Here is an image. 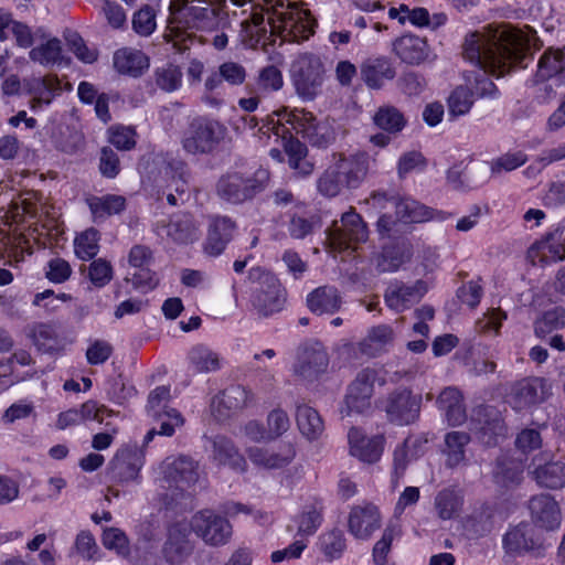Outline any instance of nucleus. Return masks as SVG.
I'll list each match as a JSON object with an SVG mask.
<instances>
[{
	"mask_svg": "<svg viewBox=\"0 0 565 565\" xmlns=\"http://www.w3.org/2000/svg\"><path fill=\"white\" fill-rule=\"evenodd\" d=\"M518 39L503 30L471 32L463 42V56L473 64V70L465 72V78L471 86L472 95L478 97H494L497 86L489 74L503 76L511 68L512 62H518Z\"/></svg>",
	"mask_w": 565,
	"mask_h": 565,
	"instance_id": "obj_1",
	"label": "nucleus"
},
{
	"mask_svg": "<svg viewBox=\"0 0 565 565\" xmlns=\"http://www.w3.org/2000/svg\"><path fill=\"white\" fill-rule=\"evenodd\" d=\"M268 183L269 172L266 170L252 173L228 170L217 179L215 194L222 202L238 206L253 202L267 189Z\"/></svg>",
	"mask_w": 565,
	"mask_h": 565,
	"instance_id": "obj_2",
	"label": "nucleus"
},
{
	"mask_svg": "<svg viewBox=\"0 0 565 565\" xmlns=\"http://www.w3.org/2000/svg\"><path fill=\"white\" fill-rule=\"evenodd\" d=\"M226 135V127L207 117L191 120L183 132L182 148L190 154H210L216 150Z\"/></svg>",
	"mask_w": 565,
	"mask_h": 565,
	"instance_id": "obj_3",
	"label": "nucleus"
},
{
	"mask_svg": "<svg viewBox=\"0 0 565 565\" xmlns=\"http://www.w3.org/2000/svg\"><path fill=\"white\" fill-rule=\"evenodd\" d=\"M249 278L259 281V287L252 295V306L257 315L268 318L282 310L286 302V291L278 278L264 270L255 267L249 270Z\"/></svg>",
	"mask_w": 565,
	"mask_h": 565,
	"instance_id": "obj_4",
	"label": "nucleus"
},
{
	"mask_svg": "<svg viewBox=\"0 0 565 565\" xmlns=\"http://www.w3.org/2000/svg\"><path fill=\"white\" fill-rule=\"evenodd\" d=\"M285 120L312 147L326 149L335 141L337 135L333 127L327 120H318L310 111L295 109L286 113Z\"/></svg>",
	"mask_w": 565,
	"mask_h": 565,
	"instance_id": "obj_5",
	"label": "nucleus"
},
{
	"mask_svg": "<svg viewBox=\"0 0 565 565\" xmlns=\"http://www.w3.org/2000/svg\"><path fill=\"white\" fill-rule=\"evenodd\" d=\"M290 73L299 96L312 99L318 94L324 75L319 56L310 53L298 56L291 64Z\"/></svg>",
	"mask_w": 565,
	"mask_h": 565,
	"instance_id": "obj_6",
	"label": "nucleus"
},
{
	"mask_svg": "<svg viewBox=\"0 0 565 565\" xmlns=\"http://www.w3.org/2000/svg\"><path fill=\"white\" fill-rule=\"evenodd\" d=\"M188 525L196 536L211 546L226 544L232 535L228 521L209 509L196 512Z\"/></svg>",
	"mask_w": 565,
	"mask_h": 565,
	"instance_id": "obj_7",
	"label": "nucleus"
},
{
	"mask_svg": "<svg viewBox=\"0 0 565 565\" xmlns=\"http://www.w3.org/2000/svg\"><path fill=\"white\" fill-rule=\"evenodd\" d=\"M422 396L414 395L408 388H398L390 393L384 402V412L390 423L404 426L419 418Z\"/></svg>",
	"mask_w": 565,
	"mask_h": 565,
	"instance_id": "obj_8",
	"label": "nucleus"
},
{
	"mask_svg": "<svg viewBox=\"0 0 565 565\" xmlns=\"http://www.w3.org/2000/svg\"><path fill=\"white\" fill-rule=\"evenodd\" d=\"M194 541L191 540V530L185 522L172 523L161 547V555L169 565H183L193 554Z\"/></svg>",
	"mask_w": 565,
	"mask_h": 565,
	"instance_id": "obj_9",
	"label": "nucleus"
},
{
	"mask_svg": "<svg viewBox=\"0 0 565 565\" xmlns=\"http://www.w3.org/2000/svg\"><path fill=\"white\" fill-rule=\"evenodd\" d=\"M508 554L522 555L525 553L539 556L544 550L541 532L530 523H520L508 531L502 540Z\"/></svg>",
	"mask_w": 565,
	"mask_h": 565,
	"instance_id": "obj_10",
	"label": "nucleus"
},
{
	"mask_svg": "<svg viewBox=\"0 0 565 565\" xmlns=\"http://www.w3.org/2000/svg\"><path fill=\"white\" fill-rule=\"evenodd\" d=\"M329 365V355L319 341L303 343L298 350L295 372L307 381L317 380Z\"/></svg>",
	"mask_w": 565,
	"mask_h": 565,
	"instance_id": "obj_11",
	"label": "nucleus"
},
{
	"mask_svg": "<svg viewBox=\"0 0 565 565\" xmlns=\"http://www.w3.org/2000/svg\"><path fill=\"white\" fill-rule=\"evenodd\" d=\"M329 238L338 245L339 248H348L351 243H362L369 237L366 224L360 214L353 209L341 216L340 224L335 221L328 228Z\"/></svg>",
	"mask_w": 565,
	"mask_h": 565,
	"instance_id": "obj_12",
	"label": "nucleus"
},
{
	"mask_svg": "<svg viewBox=\"0 0 565 565\" xmlns=\"http://www.w3.org/2000/svg\"><path fill=\"white\" fill-rule=\"evenodd\" d=\"M276 14L289 41L301 42L315 33L316 20L308 10L299 8L296 3L289 4L286 11Z\"/></svg>",
	"mask_w": 565,
	"mask_h": 565,
	"instance_id": "obj_13",
	"label": "nucleus"
},
{
	"mask_svg": "<svg viewBox=\"0 0 565 565\" xmlns=\"http://www.w3.org/2000/svg\"><path fill=\"white\" fill-rule=\"evenodd\" d=\"M252 398V392L245 386L231 385L213 397L211 403L212 413L218 420H225L244 409Z\"/></svg>",
	"mask_w": 565,
	"mask_h": 565,
	"instance_id": "obj_14",
	"label": "nucleus"
},
{
	"mask_svg": "<svg viewBox=\"0 0 565 565\" xmlns=\"http://www.w3.org/2000/svg\"><path fill=\"white\" fill-rule=\"evenodd\" d=\"M145 456L137 447L119 449L110 461L109 475L117 482L135 481L143 466Z\"/></svg>",
	"mask_w": 565,
	"mask_h": 565,
	"instance_id": "obj_15",
	"label": "nucleus"
},
{
	"mask_svg": "<svg viewBox=\"0 0 565 565\" xmlns=\"http://www.w3.org/2000/svg\"><path fill=\"white\" fill-rule=\"evenodd\" d=\"M532 525L553 531L561 524L562 514L558 502L547 493L535 494L527 502Z\"/></svg>",
	"mask_w": 565,
	"mask_h": 565,
	"instance_id": "obj_16",
	"label": "nucleus"
},
{
	"mask_svg": "<svg viewBox=\"0 0 565 565\" xmlns=\"http://www.w3.org/2000/svg\"><path fill=\"white\" fill-rule=\"evenodd\" d=\"M152 262L153 254L148 246L139 244L132 246L128 254V263L137 270L130 278L127 277L126 280L130 281L135 288L146 287L148 289H153L158 285V278L150 269Z\"/></svg>",
	"mask_w": 565,
	"mask_h": 565,
	"instance_id": "obj_17",
	"label": "nucleus"
},
{
	"mask_svg": "<svg viewBox=\"0 0 565 565\" xmlns=\"http://www.w3.org/2000/svg\"><path fill=\"white\" fill-rule=\"evenodd\" d=\"M376 371L370 367L361 370L355 380L350 384L345 396L349 413H363L370 407V398L373 395Z\"/></svg>",
	"mask_w": 565,
	"mask_h": 565,
	"instance_id": "obj_18",
	"label": "nucleus"
},
{
	"mask_svg": "<svg viewBox=\"0 0 565 565\" xmlns=\"http://www.w3.org/2000/svg\"><path fill=\"white\" fill-rule=\"evenodd\" d=\"M509 403L516 411L525 409L545 398V381L542 377H525L515 382L509 393Z\"/></svg>",
	"mask_w": 565,
	"mask_h": 565,
	"instance_id": "obj_19",
	"label": "nucleus"
},
{
	"mask_svg": "<svg viewBox=\"0 0 565 565\" xmlns=\"http://www.w3.org/2000/svg\"><path fill=\"white\" fill-rule=\"evenodd\" d=\"M161 469L163 479L180 489L194 484L200 476L198 462L186 456L166 459Z\"/></svg>",
	"mask_w": 565,
	"mask_h": 565,
	"instance_id": "obj_20",
	"label": "nucleus"
},
{
	"mask_svg": "<svg viewBox=\"0 0 565 565\" xmlns=\"http://www.w3.org/2000/svg\"><path fill=\"white\" fill-rule=\"evenodd\" d=\"M236 228L235 222L227 216H217L209 225L203 252L211 257L220 256L232 241Z\"/></svg>",
	"mask_w": 565,
	"mask_h": 565,
	"instance_id": "obj_21",
	"label": "nucleus"
},
{
	"mask_svg": "<svg viewBox=\"0 0 565 565\" xmlns=\"http://www.w3.org/2000/svg\"><path fill=\"white\" fill-rule=\"evenodd\" d=\"M334 164L338 172L344 175L353 189H358L367 175L370 169V156L364 151H358L349 156L333 153Z\"/></svg>",
	"mask_w": 565,
	"mask_h": 565,
	"instance_id": "obj_22",
	"label": "nucleus"
},
{
	"mask_svg": "<svg viewBox=\"0 0 565 565\" xmlns=\"http://www.w3.org/2000/svg\"><path fill=\"white\" fill-rule=\"evenodd\" d=\"M427 290L426 282L420 279L413 285H394L386 289L384 300L390 309L402 312L418 302Z\"/></svg>",
	"mask_w": 565,
	"mask_h": 565,
	"instance_id": "obj_23",
	"label": "nucleus"
},
{
	"mask_svg": "<svg viewBox=\"0 0 565 565\" xmlns=\"http://www.w3.org/2000/svg\"><path fill=\"white\" fill-rule=\"evenodd\" d=\"M164 175L170 177V183L157 192V201L161 202L166 198L171 206L183 204L189 199L186 180L184 178V163L174 161L168 163L164 169Z\"/></svg>",
	"mask_w": 565,
	"mask_h": 565,
	"instance_id": "obj_24",
	"label": "nucleus"
},
{
	"mask_svg": "<svg viewBox=\"0 0 565 565\" xmlns=\"http://www.w3.org/2000/svg\"><path fill=\"white\" fill-rule=\"evenodd\" d=\"M350 454L359 460L367 463H374L380 460L384 449V437L376 435L366 437L363 433L352 427L348 433Z\"/></svg>",
	"mask_w": 565,
	"mask_h": 565,
	"instance_id": "obj_25",
	"label": "nucleus"
},
{
	"mask_svg": "<svg viewBox=\"0 0 565 565\" xmlns=\"http://www.w3.org/2000/svg\"><path fill=\"white\" fill-rule=\"evenodd\" d=\"M167 236L175 244L186 245L200 237V224L190 213H178L161 225Z\"/></svg>",
	"mask_w": 565,
	"mask_h": 565,
	"instance_id": "obj_26",
	"label": "nucleus"
},
{
	"mask_svg": "<svg viewBox=\"0 0 565 565\" xmlns=\"http://www.w3.org/2000/svg\"><path fill=\"white\" fill-rule=\"evenodd\" d=\"M561 235L562 232L556 228L530 248L529 257L534 265L541 264L544 266L565 259V246L558 242Z\"/></svg>",
	"mask_w": 565,
	"mask_h": 565,
	"instance_id": "obj_27",
	"label": "nucleus"
},
{
	"mask_svg": "<svg viewBox=\"0 0 565 565\" xmlns=\"http://www.w3.org/2000/svg\"><path fill=\"white\" fill-rule=\"evenodd\" d=\"M380 527V513L375 505L354 507L349 515V531L360 540L369 539Z\"/></svg>",
	"mask_w": 565,
	"mask_h": 565,
	"instance_id": "obj_28",
	"label": "nucleus"
},
{
	"mask_svg": "<svg viewBox=\"0 0 565 565\" xmlns=\"http://www.w3.org/2000/svg\"><path fill=\"white\" fill-rule=\"evenodd\" d=\"M249 460L266 469H279L289 465L296 456L292 444H284L279 451L262 447H249L246 450Z\"/></svg>",
	"mask_w": 565,
	"mask_h": 565,
	"instance_id": "obj_29",
	"label": "nucleus"
},
{
	"mask_svg": "<svg viewBox=\"0 0 565 565\" xmlns=\"http://www.w3.org/2000/svg\"><path fill=\"white\" fill-rule=\"evenodd\" d=\"M396 76L393 63L386 57H373L365 60L361 65V77L367 87L379 89L385 81Z\"/></svg>",
	"mask_w": 565,
	"mask_h": 565,
	"instance_id": "obj_30",
	"label": "nucleus"
},
{
	"mask_svg": "<svg viewBox=\"0 0 565 565\" xmlns=\"http://www.w3.org/2000/svg\"><path fill=\"white\" fill-rule=\"evenodd\" d=\"M438 408L444 412L449 425L457 426L466 420L463 396L455 386L444 388L437 398Z\"/></svg>",
	"mask_w": 565,
	"mask_h": 565,
	"instance_id": "obj_31",
	"label": "nucleus"
},
{
	"mask_svg": "<svg viewBox=\"0 0 565 565\" xmlns=\"http://www.w3.org/2000/svg\"><path fill=\"white\" fill-rule=\"evenodd\" d=\"M212 456L220 465H227L232 469L244 472L247 468L245 458L239 454L234 443L222 435L211 438Z\"/></svg>",
	"mask_w": 565,
	"mask_h": 565,
	"instance_id": "obj_32",
	"label": "nucleus"
},
{
	"mask_svg": "<svg viewBox=\"0 0 565 565\" xmlns=\"http://www.w3.org/2000/svg\"><path fill=\"white\" fill-rule=\"evenodd\" d=\"M394 52L404 63L418 65L427 58V42L417 35L406 34L394 42Z\"/></svg>",
	"mask_w": 565,
	"mask_h": 565,
	"instance_id": "obj_33",
	"label": "nucleus"
},
{
	"mask_svg": "<svg viewBox=\"0 0 565 565\" xmlns=\"http://www.w3.org/2000/svg\"><path fill=\"white\" fill-rule=\"evenodd\" d=\"M341 302V296L333 286L318 287L307 296V306L316 315L334 313Z\"/></svg>",
	"mask_w": 565,
	"mask_h": 565,
	"instance_id": "obj_34",
	"label": "nucleus"
},
{
	"mask_svg": "<svg viewBox=\"0 0 565 565\" xmlns=\"http://www.w3.org/2000/svg\"><path fill=\"white\" fill-rule=\"evenodd\" d=\"M114 67L120 74L140 76L149 67V57L139 50L121 49L114 54Z\"/></svg>",
	"mask_w": 565,
	"mask_h": 565,
	"instance_id": "obj_35",
	"label": "nucleus"
},
{
	"mask_svg": "<svg viewBox=\"0 0 565 565\" xmlns=\"http://www.w3.org/2000/svg\"><path fill=\"white\" fill-rule=\"evenodd\" d=\"M395 209L396 215L404 223H422L436 217V214L441 215V212H436L412 198L399 199Z\"/></svg>",
	"mask_w": 565,
	"mask_h": 565,
	"instance_id": "obj_36",
	"label": "nucleus"
},
{
	"mask_svg": "<svg viewBox=\"0 0 565 565\" xmlns=\"http://www.w3.org/2000/svg\"><path fill=\"white\" fill-rule=\"evenodd\" d=\"M393 338V329L387 324H380L371 328L358 347L362 354L372 358L384 351L385 347L392 343Z\"/></svg>",
	"mask_w": 565,
	"mask_h": 565,
	"instance_id": "obj_37",
	"label": "nucleus"
},
{
	"mask_svg": "<svg viewBox=\"0 0 565 565\" xmlns=\"http://www.w3.org/2000/svg\"><path fill=\"white\" fill-rule=\"evenodd\" d=\"M533 476L542 488L561 489L565 487V463L557 460L537 465L533 470Z\"/></svg>",
	"mask_w": 565,
	"mask_h": 565,
	"instance_id": "obj_38",
	"label": "nucleus"
},
{
	"mask_svg": "<svg viewBox=\"0 0 565 565\" xmlns=\"http://www.w3.org/2000/svg\"><path fill=\"white\" fill-rule=\"evenodd\" d=\"M190 367L196 373L216 372L221 369L220 355L204 344H196L188 352Z\"/></svg>",
	"mask_w": 565,
	"mask_h": 565,
	"instance_id": "obj_39",
	"label": "nucleus"
},
{
	"mask_svg": "<svg viewBox=\"0 0 565 565\" xmlns=\"http://www.w3.org/2000/svg\"><path fill=\"white\" fill-rule=\"evenodd\" d=\"M87 205L96 221L121 213L126 209L127 201L122 195L106 194L87 199Z\"/></svg>",
	"mask_w": 565,
	"mask_h": 565,
	"instance_id": "obj_40",
	"label": "nucleus"
},
{
	"mask_svg": "<svg viewBox=\"0 0 565 565\" xmlns=\"http://www.w3.org/2000/svg\"><path fill=\"white\" fill-rule=\"evenodd\" d=\"M470 443V435L465 431H450L445 436L446 466L455 468L466 459V447Z\"/></svg>",
	"mask_w": 565,
	"mask_h": 565,
	"instance_id": "obj_41",
	"label": "nucleus"
},
{
	"mask_svg": "<svg viewBox=\"0 0 565 565\" xmlns=\"http://www.w3.org/2000/svg\"><path fill=\"white\" fill-rule=\"evenodd\" d=\"M296 422L300 433L311 440L317 439L324 429L319 413L306 404L297 405Z\"/></svg>",
	"mask_w": 565,
	"mask_h": 565,
	"instance_id": "obj_42",
	"label": "nucleus"
},
{
	"mask_svg": "<svg viewBox=\"0 0 565 565\" xmlns=\"http://www.w3.org/2000/svg\"><path fill=\"white\" fill-rule=\"evenodd\" d=\"M463 503L462 495L452 488L440 490L434 500V508L441 520H450L457 516Z\"/></svg>",
	"mask_w": 565,
	"mask_h": 565,
	"instance_id": "obj_43",
	"label": "nucleus"
},
{
	"mask_svg": "<svg viewBox=\"0 0 565 565\" xmlns=\"http://www.w3.org/2000/svg\"><path fill=\"white\" fill-rule=\"evenodd\" d=\"M159 422V428H151L145 436L143 446H147L156 435L170 437L174 434L175 428L181 427L184 424L182 415L174 408L159 413L157 416H152Z\"/></svg>",
	"mask_w": 565,
	"mask_h": 565,
	"instance_id": "obj_44",
	"label": "nucleus"
},
{
	"mask_svg": "<svg viewBox=\"0 0 565 565\" xmlns=\"http://www.w3.org/2000/svg\"><path fill=\"white\" fill-rule=\"evenodd\" d=\"M563 72H565V49L545 51L537 64V79L546 81Z\"/></svg>",
	"mask_w": 565,
	"mask_h": 565,
	"instance_id": "obj_45",
	"label": "nucleus"
},
{
	"mask_svg": "<svg viewBox=\"0 0 565 565\" xmlns=\"http://www.w3.org/2000/svg\"><path fill=\"white\" fill-rule=\"evenodd\" d=\"M373 120L380 129L388 134H397L406 126V119L402 111L391 105L380 107Z\"/></svg>",
	"mask_w": 565,
	"mask_h": 565,
	"instance_id": "obj_46",
	"label": "nucleus"
},
{
	"mask_svg": "<svg viewBox=\"0 0 565 565\" xmlns=\"http://www.w3.org/2000/svg\"><path fill=\"white\" fill-rule=\"evenodd\" d=\"M486 164H476L470 168L462 167V163L455 164L447 172V180L455 189H462L465 186H471L472 183H477L475 174H486ZM484 177L480 178V181H484Z\"/></svg>",
	"mask_w": 565,
	"mask_h": 565,
	"instance_id": "obj_47",
	"label": "nucleus"
},
{
	"mask_svg": "<svg viewBox=\"0 0 565 565\" xmlns=\"http://www.w3.org/2000/svg\"><path fill=\"white\" fill-rule=\"evenodd\" d=\"M183 73L180 66L167 63L153 72L156 86L166 93L178 90L182 86Z\"/></svg>",
	"mask_w": 565,
	"mask_h": 565,
	"instance_id": "obj_48",
	"label": "nucleus"
},
{
	"mask_svg": "<svg viewBox=\"0 0 565 565\" xmlns=\"http://www.w3.org/2000/svg\"><path fill=\"white\" fill-rule=\"evenodd\" d=\"M61 41L57 38H53L47 40L46 43L33 47L29 52V57L31 61L38 62L43 66H52L61 62Z\"/></svg>",
	"mask_w": 565,
	"mask_h": 565,
	"instance_id": "obj_49",
	"label": "nucleus"
},
{
	"mask_svg": "<svg viewBox=\"0 0 565 565\" xmlns=\"http://www.w3.org/2000/svg\"><path fill=\"white\" fill-rule=\"evenodd\" d=\"M493 509L484 504L469 515L466 521V527L477 537L484 536L490 533L493 527Z\"/></svg>",
	"mask_w": 565,
	"mask_h": 565,
	"instance_id": "obj_50",
	"label": "nucleus"
},
{
	"mask_svg": "<svg viewBox=\"0 0 565 565\" xmlns=\"http://www.w3.org/2000/svg\"><path fill=\"white\" fill-rule=\"evenodd\" d=\"M32 338L35 347L42 352L50 353L58 348V335L53 324H35L32 329Z\"/></svg>",
	"mask_w": 565,
	"mask_h": 565,
	"instance_id": "obj_51",
	"label": "nucleus"
},
{
	"mask_svg": "<svg viewBox=\"0 0 565 565\" xmlns=\"http://www.w3.org/2000/svg\"><path fill=\"white\" fill-rule=\"evenodd\" d=\"M99 234L95 228H88L76 236L74 241L75 254L83 260L94 258L99 250Z\"/></svg>",
	"mask_w": 565,
	"mask_h": 565,
	"instance_id": "obj_52",
	"label": "nucleus"
},
{
	"mask_svg": "<svg viewBox=\"0 0 565 565\" xmlns=\"http://www.w3.org/2000/svg\"><path fill=\"white\" fill-rule=\"evenodd\" d=\"M472 96L468 87H456L448 97L449 115L452 117L466 115L473 105Z\"/></svg>",
	"mask_w": 565,
	"mask_h": 565,
	"instance_id": "obj_53",
	"label": "nucleus"
},
{
	"mask_svg": "<svg viewBox=\"0 0 565 565\" xmlns=\"http://www.w3.org/2000/svg\"><path fill=\"white\" fill-rule=\"evenodd\" d=\"M321 227V220L318 215H310L308 217L301 215H294L288 225V232L291 237L303 239L312 234L316 230Z\"/></svg>",
	"mask_w": 565,
	"mask_h": 565,
	"instance_id": "obj_54",
	"label": "nucleus"
},
{
	"mask_svg": "<svg viewBox=\"0 0 565 565\" xmlns=\"http://www.w3.org/2000/svg\"><path fill=\"white\" fill-rule=\"evenodd\" d=\"M103 545L107 550H115L121 556L129 555V541L125 532L118 527H107L102 537Z\"/></svg>",
	"mask_w": 565,
	"mask_h": 565,
	"instance_id": "obj_55",
	"label": "nucleus"
},
{
	"mask_svg": "<svg viewBox=\"0 0 565 565\" xmlns=\"http://www.w3.org/2000/svg\"><path fill=\"white\" fill-rule=\"evenodd\" d=\"M98 170L104 178L115 179L121 168L117 152L110 147H103L99 154Z\"/></svg>",
	"mask_w": 565,
	"mask_h": 565,
	"instance_id": "obj_56",
	"label": "nucleus"
},
{
	"mask_svg": "<svg viewBox=\"0 0 565 565\" xmlns=\"http://www.w3.org/2000/svg\"><path fill=\"white\" fill-rule=\"evenodd\" d=\"M322 522V508L310 505L303 511L299 519L298 534L302 536L312 535L317 532Z\"/></svg>",
	"mask_w": 565,
	"mask_h": 565,
	"instance_id": "obj_57",
	"label": "nucleus"
},
{
	"mask_svg": "<svg viewBox=\"0 0 565 565\" xmlns=\"http://www.w3.org/2000/svg\"><path fill=\"white\" fill-rule=\"evenodd\" d=\"M321 550L324 555L330 558H338L345 547V540L340 530H332L326 533L320 539Z\"/></svg>",
	"mask_w": 565,
	"mask_h": 565,
	"instance_id": "obj_58",
	"label": "nucleus"
},
{
	"mask_svg": "<svg viewBox=\"0 0 565 565\" xmlns=\"http://www.w3.org/2000/svg\"><path fill=\"white\" fill-rule=\"evenodd\" d=\"M88 277L96 287H104L113 278V267L104 258L95 259L88 266Z\"/></svg>",
	"mask_w": 565,
	"mask_h": 565,
	"instance_id": "obj_59",
	"label": "nucleus"
},
{
	"mask_svg": "<svg viewBox=\"0 0 565 565\" xmlns=\"http://www.w3.org/2000/svg\"><path fill=\"white\" fill-rule=\"evenodd\" d=\"M290 427L287 413L280 408L274 409L267 417L268 440H273L286 433Z\"/></svg>",
	"mask_w": 565,
	"mask_h": 565,
	"instance_id": "obj_60",
	"label": "nucleus"
},
{
	"mask_svg": "<svg viewBox=\"0 0 565 565\" xmlns=\"http://www.w3.org/2000/svg\"><path fill=\"white\" fill-rule=\"evenodd\" d=\"M136 132L131 127H113L109 129V142L118 150H131L136 146Z\"/></svg>",
	"mask_w": 565,
	"mask_h": 565,
	"instance_id": "obj_61",
	"label": "nucleus"
},
{
	"mask_svg": "<svg viewBox=\"0 0 565 565\" xmlns=\"http://www.w3.org/2000/svg\"><path fill=\"white\" fill-rule=\"evenodd\" d=\"M170 399V386H158L152 390L148 396L147 412L150 416H157L159 413L169 411L168 402Z\"/></svg>",
	"mask_w": 565,
	"mask_h": 565,
	"instance_id": "obj_62",
	"label": "nucleus"
},
{
	"mask_svg": "<svg viewBox=\"0 0 565 565\" xmlns=\"http://www.w3.org/2000/svg\"><path fill=\"white\" fill-rule=\"evenodd\" d=\"M522 469L519 465L513 462L510 463H498L494 471L495 481L504 487L518 484L522 480Z\"/></svg>",
	"mask_w": 565,
	"mask_h": 565,
	"instance_id": "obj_63",
	"label": "nucleus"
},
{
	"mask_svg": "<svg viewBox=\"0 0 565 565\" xmlns=\"http://www.w3.org/2000/svg\"><path fill=\"white\" fill-rule=\"evenodd\" d=\"M317 190L324 198H335L342 192L339 179L333 174V170L328 167L317 179Z\"/></svg>",
	"mask_w": 565,
	"mask_h": 565,
	"instance_id": "obj_64",
	"label": "nucleus"
}]
</instances>
